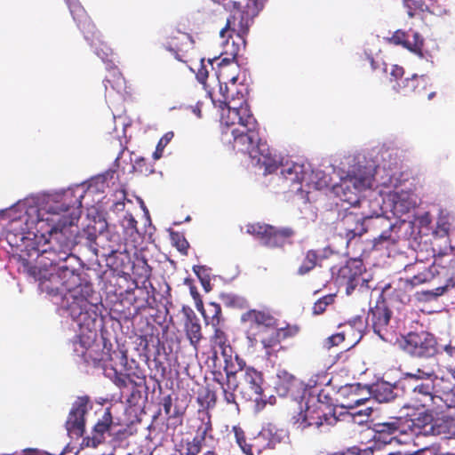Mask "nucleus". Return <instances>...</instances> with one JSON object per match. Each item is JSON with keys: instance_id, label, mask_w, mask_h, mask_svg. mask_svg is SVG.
Returning <instances> with one entry per match:
<instances>
[{"instance_id": "nucleus-58", "label": "nucleus", "mask_w": 455, "mask_h": 455, "mask_svg": "<svg viewBox=\"0 0 455 455\" xmlns=\"http://www.w3.org/2000/svg\"><path fill=\"white\" fill-rule=\"evenodd\" d=\"M207 77H208V71L204 65H201L200 68L198 69V71L196 73V79L201 84H205Z\"/></svg>"}, {"instance_id": "nucleus-62", "label": "nucleus", "mask_w": 455, "mask_h": 455, "mask_svg": "<svg viewBox=\"0 0 455 455\" xmlns=\"http://www.w3.org/2000/svg\"><path fill=\"white\" fill-rule=\"evenodd\" d=\"M206 269H205V267L204 266H194L193 267V271L194 273L199 277L201 278V273L202 272H204Z\"/></svg>"}, {"instance_id": "nucleus-27", "label": "nucleus", "mask_w": 455, "mask_h": 455, "mask_svg": "<svg viewBox=\"0 0 455 455\" xmlns=\"http://www.w3.org/2000/svg\"><path fill=\"white\" fill-rule=\"evenodd\" d=\"M296 232L292 228H276L273 226L269 239L266 241L265 246L271 249L283 248L285 245L293 243V237Z\"/></svg>"}, {"instance_id": "nucleus-50", "label": "nucleus", "mask_w": 455, "mask_h": 455, "mask_svg": "<svg viewBox=\"0 0 455 455\" xmlns=\"http://www.w3.org/2000/svg\"><path fill=\"white\" fill-rule=\"evenodd\" d=\"M275 329L280 336L281 340L286 339L288 338H292L296 336L299 331V327L298 325L287 324L285 327H275Z\"/></svg>"}, {"instance_id": "nucleus-23", "label": "nucleus", "mask_w": 455, "mask_h": 455, "mask_svg": "<svg viewBox=\"0 0 455 455\" xmlns=\"http://www.w3.org/2000/svg\"><path fill=\"white\" fill-rule=\"evenodd\" d=\"M260 343L265 349V355L267 360L279 364L284 361L288 347L281 345V339L276 329L267 337L263 338Z\"/></svg>"}, {"instance_id": "nucleus-24", "label": "nucleus", "mask_w": 455, "mask_h": 455, "mask_svg": "<svg viewBox=\"0 0 455 455\" xmlns=\"http://www.w3.org/2000/svg\"><path fill=\"white\" fill-rule=\"evenodd\" d=\"M70 12L79 29L84 33L85 39H93L97 32L95 25L86 13L84 8L78 3L71 4Z\"/></svg>"}, {"instance_id": "nucleus-13", "label": "nucleus", "mask_w": 455, "mask_h": 455, "mask_svg": "<svg viewBox=\"0 0 455 455\" xmlns=\"http://www.w3.org/2000/svg\"><path fill=\"white\" fill-rule=\"evenodd\" d=\"M392 311L387 304L383 294L377 299L374 307H371L366 316V323L383 340H388L390 334L389 323Z\"/></svg>"}, {"instance_id": "nucleus-19", "label": "nucleus", "mask_w": 455, "mask_h": 455, "mask_svg": "<svg viewBox=\"0 0 455 455\" xmlns=\"http://www.w3.org/2000/svg\"><path fill=\"white\" fill-rule=\"evenodd\" d=\"M114 426L115 423L111 409L108 407L103 411L101 416L97 419L91 434L83 438L81 445L83 447H98L100 444L105 442L106 435H110Z\"/></svg>"}, {"instance_id": "nucleus-35", "label": "nucleus", "mask_w": 455, "mask_h": 455, "mask_svg": "<svg viewBox=\"0 0 455 455\" xmlns=\"http://www.w3.org/2000/svg\"><path fill=\"white\" fill-rule=\"evenodd\" d=\"M92 347L99 349V352H93L94 356L100 358L102 357V360L96 362L90 359L89 364H92L94 367H102L106 371H108V367L111 366L110 363L113 361V357L119 356L118 352L113 351V353H111L110 348H108L106 346H104L103 348H100L99 344H94V341L92 343Z\"/></svg>"}, {"instance_id": "nucleus-16", "label": "nucleus", "mask_w": 455, "mask_h": 455, "mask_svg": "<svg viewBox=\"0 0 455 455\" xmlns=\"http://www.w3.org/2000/svg\"><path fill=\"white\" fill-rule=\"evenodd\" d=\"M367 227L369 231L379 232L377 237L372 240V249L379 251L395 245L398 241V236L393 235L395 225L392 221L381 215L377 214L372 219L368 220Z\"/></svg>"}, {"instance_id": "nucleus-31", "label": "nucleus", "mask_w": 455, "mask_h": 455, "mask_svg": "<svg viewBox=\"0 0 455 455\" xmlns=\"http://www.w3.org/2000/svg\"><path fill=\"white\" fill-rule=\"evenodd\" d=\"M326 258L318 253L316 250H307L304 253V257L300 265L297 269L299 275H305L315 269L316 267H322V261Z\"/></svg>"}, {"instance_id": "nucleus-34", "label": "nucleus", "mask_w": 455, "mask_h": 455, "mask_svg": "<svg viewBox=\"0 0 455 455\" xmlns=\"http://www.w3.org/2000/svg\"><path fill=\"white\" fill-rule=\"evenodd\" d=\"M396 389L395 386L391 385L388 382H380L373 386L372 394L374 398L379 403H388L393 401L396 393L395 390Z\"/></svg>"}, {"instance_id": "nucleus-42", "label": "nucleus", "mask_w": 455, "mask_h": 455, "mask_svg": "<svg viewBox=\"0 0 455 455\" xmlns=\"http://www.w3.org/2000/svg\"><path fill=\"white\" fill-rule=\"evenodd\" d=\"M152 268L148 264L146 259L141 260L138 264L133 266L132 274L137 277L142 283L149 281L151 277Z\"/></svg>"}, {"instance_id": "nucleus-43", "label": "nucleus", "mask_w": 455, "mask_h": 455, "mask_svg": "<svg viewBox=\"0 0 455 455\" xmlns=\"http://www.w3.org/2000/svg\"><path fill=\"white\" fill-rule=\"evenodd\" d=\"M236 443L239 445L243 452L246 455H253L251 444L247 443L244 431L240 427L235 426L233 427Z\"/></svg>"}, {"instance_id": "nucleus-41", "label": "nucleus", "mask_w": 455, "mask_h": 455, "mask_svg": "<svg viewBox=\"0 0 455 455\" xmlns=\"http://www.w3.org/2000/svg\"><path fill=\"white\" fill-rule=\"evenodd\" d=\"M110 371L106 372V375L111 379L113 383L119 388H125L129 383H134L128 374L118 372L112 365L109 368Z\"/></svg>"}, {"instance_id": "nucleus-10", "label": "nucleus", "mask_w": 455, "mask_h": 455, "mask_svg": "<svg viewBox=\"0 0 455 455\" xmlns=\"http://www.w3.org/2000/svg\"><path fill=\"white\" fill-rule=\"evenodd\" d=\"M264 379L261 371L251 366H247L243 374L242 381L238 382V390L243 399L255 402L258 410L266 405V397L263 395Z\"/></svg>"}, {"instance_id": "nucleus-25", "label": "nucleus", "mask_w": 455, "mask_h": 455, "mask_svg": "<svg viewBox=\"0 0 455 455\" xmlns=\"http://www.w3.org/2000/svg\"><path fill=\"white\" fill-rule=\"evenodd\" d=\"M186 315L184 323V330L189 343L196 350L197 347L203 339L202 328L198 317L196 313L191 309L183 307Z\"/></svg>"}, {"instance_id": "nucleus-48", "label": "nucleus", "mask_w": 455, "mask_h": 455, "mask_svg": "<svg viewBox=\"0 0 455 455\" xmlns=\"http://www.w3.org/2000/svg\"><path fill=\"white\" fill-rule=\"evenodd\" d=\"M224 303L230 307H244L247 306V301L242 297L233 294H224L221 297Z\"/></svg>"}, {"instance_id": "nucleus-59", "label": "nucleus", "mask_w": 455, "mask_h": 455, "mask_svg": "<svg viewBox=\"0 0 455 455\" xmlns=\"http://www.w3.org/2000/svg\"><path fill=\"white\" fill-rule=\"evenodd\" d=\"M277 377L287 383H291L295 379V377L285 370L279 371Z\"/></svg>"}, {"instance_id": "nucleus-61", "label": "nucleus", "mask_w": 455, "mask_h": 455, "mask_svg": "<svg viewBox=\"0 0 455 455\" xmlns=\"http://www.w3.org/2000/svg\"><path fill=\"white\" fill-rule=\"evenodd\" d=\"M125 221L127 222V228L136 229L137 220L133 218L132 214H128L124 217Z\"/></svg>"}, {"instance_id": "nucleus-55", "label": "nucleus", "mask_w": 455, "mask_h": 455, "mask_svg": "<svg viewBox=\"0 0 455 455\" xmlns=\"http://www.w3.org/2000/svg\"><path fill=\"white\" fill-rule=\"evenodd\" d=\"M408 34L403 31H395L390 38V42L395 45H404V43L408 37Z\"/></svg>"}, {"instance_id": "nucleus-63", "label": "nucleus", "mask_w": 455, "mask_h": 455, "mask_svg": "<svg viewBox=\"0 0 455 455\" xmlns=\"http://www.w3.org/2000/svg\"><path fill=\"white\" fill-rule=\"evenodd\" d=\"M203 455H219V454L214 450H209V451H205Z\"/></svg>"}, {"instance_id": "nucleus-1", "label": "nucleus", "mask_w": 455, "mask_h": 455, "mask_svg": "<svg viewBox=\"0 0 455 455\" xmlns=\"http://www.w3.org/2000/svg\"><path fill=\"white\" fill-rule=\"evenodd\" d=\"M83 196L76 197L67 191L46 203L37 211V225L43 229L48 226L47 249L43 254L52 267H57L47 280L41 281V290L51 296L60 295L62 306L79 328L92 330L98 319L97 304L89 300L93 292L92 283L83 281L76 272L78 258L72 251L76 244Z\"/></svg>"}, {"instance_id": "nucleus-3", "label": "nucleus", "mask_w": 455, "mask_h": 455, "mask_svg": "<svg viewBox=\"0 0 455 455\" xmlns=\"http://www.w3.org/2000/svg\"><path fill=\"white\" fill-rule=\"evenodd\" d=\"M450 259L446 260L450 266H443L441 258H435L432 265L421 272L413 275L411 278L403 279L400 278L397 287L394 289L393 295L397 298L399 301L405 304L410 301V295L404 291L406 288L412 289L415 285L430 283L435 278H439V285L433 290L425 291L426 295L430 298H437L443 295L449 290L455 286V282L451 276L455 273V256H448Z\"/></svg>"}, {"instance_id": "nucleus-33", "label": "nucleus", "mask_w": 455, "mask_h": 455, "mask_svg": "<svg viewBox=\"0 0 455 455\" xmlns=\"http://www.w3.org/2000/svg\"><path fill=\"white\" fill-rule=\"evenodd\" d=\"M201 313L207 325H212V327L220 326L224 321L221 307L218 303H208L206 309L202 307Z\"/></svg>"}, {"instance_id": "nucleus-18", "label": "nucleus", "mask_w": 455, "mask_h": 455, "mask_svg": "<svg viewBox=\"0 0 455 455\" xmlns=\"http://www.w3.org/2000/svg\"><path fill=\"white\" fill-rule=\"evenodd\" d=\"M407 422L405 417H390L387 421L374 423L372 439L376 443L389 444L396 439L397 434L406 432Z\"/></svg>"}, {"instance_id": "nucleus-8", "label": "nucleus", "mask_w": 455, "mask_h": 455, "mask_svg": "<svg viewBox=\"0 0 455 455\" xmlns=\"http://www.w3.org/2000/svg\"><path fill=\"white\" fill-rule=\"evenodd\" d=\"M372 180V176L364 169L358 168L343 178L340 183L334 187V191L341 201L355 205L359 203L358 194L371 188Z\"/></svg>"}, {"instance_id": "nucleus-11", "label": "nucleus", "mask_w": 455, "mask_h": 455, "mask_svg": "<svg viewBox=\"0 0 455 455\" xmlns=\"http://www.w3.org/2000/svg\"><path fill=\"white\" fill-rule=\"evenodd\" d=\"M200 420L195 436L192 439H182L178 444L177 451L180 455H198L205 445V440L213 438L211 414L204 412Z\"/></svg>"}, {"instance_id": "nucleus-53", "label": "nucleus", "mask_w": 455, "mask_h": 455, "mask_svg": "<svg viewBox=\"0 0 455 455\" xmlns=\"http://www.w3.org/2000/svg\"><path fill=\"white\" fill-rule=\"evenodd\" d=\"M203 401L204 402L205 408L207 410L213 409L218 402L216 391L212 390L210 388H206L204 395L203 396Z\"/></svg>"}, {"instance_id": "nucleus-26", "label": "nucleus", "mask_w": 455, "mask_h": 455, "mask_svg": "<svg viewBox=\"0 0 455 455\" xmlns=\"http://www.w3.org/2000/svg\"><path fill=\"white\" fill-rule=\"evenodd\" d=\"M232 352V347H223V351H221L224 358L223 371L228 379L236 381V374L239 371H243L247 365L245 361L238 355L233 356Z\"/></svg>"}, {"instance_id": "nucleus-36", "label": "nucleus", "mask_w": 455, "mask_h": 455, "mask_svg": "<svg viewBox=\"0 0 455 455\" xmlns=\"http://www.w3.org/2000/svg\"><path fill=\"white\" fill-rule=\"evenodd\" d=\"M272 229V225L261 222L246 225V233L256 237L263 246H265L266 241L269 239Z\"/></svg>"}, {"instance_id": "nucleus-20", "label": "nucleus", "mask_w": 455, "mask_h": 455, "mask_svg": "<svg viewBox=\"0 0 455 455\" xmlns=\"http://www.w3.org/2000/svg\"><path fill=\"white\" fill-rule=\"evenodd\" d=\"M79 332L70 343L76 355L81 356L87 364L90 363V359L96 362L102 360V357L94 356L93 352H99V349L92 347L97 336L96 327L92 330L79 328Z\"/></svg>"}, {"instance_id": "nucleus-29", "label": "nucleus", "mask_w": 455, "mask_h": 455, "mask_svg": "<svg viewBox=\"0 0 455 455\" xmlns=\"http://www.w3.org/2000/svg\"><path fill=\"white\" fill-rule=\"evenodd\" d=\"M341 333L344 334V340L352 347L355 346L363 337L364 323L362 317H355L340 325Z\"/></svg>"}, {"instance_id": "nucleus-51", "label": "nucleus", "mask_w": 455, "mask_h": 455, "mask_svg": "<svg viewBox=\"0 0 455 455\" xmlns=\"http://www.w3.org/2000/svg\"><path fill=\"white\" fill-rule=\"evenodd\" d=\"M214 334L212 336L213 342L218 345L221 351H223V347H231L227 344L228 339L226 333L220 328V326L213 327Z\"/></svg>"}, {"instance_id": "nucleus-7", "label": "nucleus", "mask_w": 455, "mask_h": 455, "mask_svg": "<svg viewBox=\"0 0 455 455\" xmlns=\"http://www.w3.org/2000/svg\"><path fill=\"white\" fill-rule=\"evenodd\" d=\"M264 2L265 0H246L244 6L235 8L228 18L226 26L220 30V36L225 37L230 31L243 38L248 34L253 19L263 9Z\"/></svg>"}, {"instance_id": "nucleus-57", "label": "nucleus", "mask_w": 455, "mask_h": 455, "mask_svg": "<svg viewBox=\"0 0 455 455\" xmlns=\"http://www.w3.org/2000/svg\"><path fill=\"white\" fill-rule=\"evenodd\" d=\"M419 77L417 75H413L410 78H405L403 80V87L407 88L409 91H414L419 81Z\"/></svg>"}, {"instance_id": "nucleus-2", "label": "nucleus", "mask_w": 455, "mask_h": 455, "mask_svg": "<svg viewBox=\"0 0 455 455\" xmlns=\"http://www.w3.org/2000/svg\"><path fill=\"white\" fill-rule=\"evenodd\" d=\"M240 116L241 120L224 124L227 127L238 125L231 130L234 149L248 154L259 164L264 165L266 171L272 172L277 168V161L267 143L261 141L257 120L252 114Z\"/></svg>"}, {"instance_id": "nucleus-56", "label": "nucleus", "mask_w": 455, "mask_h": 455, "mask_svg": "<svg viewBox=\"0 0 455 455\" xmlns=\"http://www.w3.org/2000/svg\"><path fill=\"white\" fill-rule=\"evenodd\" d=\"M223 66L228 67L231 75H236V71L238 69V66L235 63L231 62L228 58H224L221 60V61L219 63V70L218 75L220 74V71Z\"/></svg>"}, {"instance_id": "nucleus-46", "label": "nucleus", "mask_w": 455, "mask_h": 455, "mask_svg": "<svg viewBox=\"0 0 455 455\" xmlns=\"http://www.w3.org/2000/svg\"><path fill=\"white\" fill-rule=\"evenodd\" d=\"M334 302V295H326V296H323L322 298H320L315 304H314V307H313V313L315 315H321L323 314L327 306L332 304Z\"/></svg>"}, {"instance_id": "nucleus-17", "label": "nucleus", "mask_w": 455, "mask_h": 455, "mask_svg": "<svg viewBox=\"0 0 455 455\" xmlns=\"http://www.w3.org/2000/svg\"><path fill=\"white\" fill-rule=\"evenodd\" d=\"M88 396H79L73 403L65 422V427L71 439H78L85 431V415L88 411Z\"/></svg>"}, {"instance_id": "nucleus-54", "label": "nucleus", "mask_w": 455, "mask_h": 455, "mask_svg": "<svg viewBox=\"0 0 455 455\" xmlns=\"http://www.w3.org/2000/svg\"><path fill=\"white\" fill-rule=\"evenodd\" d=\"M212 380L215 383H217L220 386V387L229 383V382H232V380L228 379V376L226 374L224 376L223 372L220 370L212 371Z\"/></svg>"}, {"instance_id": "nucleus-52", "label": "nucleus", "mask_w": 455, "mask_h": 455, "mask_svg": "<svg viewBox=\"0 0 455 455\" xmlns=\"http://www.w3.org/2000/svg\"><path fill=\"white\" fill-rule=\"evenodd\" d=\"M344 341V334L339 331L326 338L323 340V347L326 349H331V347L340 345Z\"/></svg>"}, {"instance_id": "nucleus-6", "label": "nucleus", "mask_w": 455, "mask_h": 455, "mask_svg": "<svg viewBox=\"0 0 455 455\" xmlns=\"http://www.w3.org/2000/svg\"><path fill=\"white\" fill-rule=\"evenodd\" d=\"M400 347L412 358L429 359L439 354L437 339L427 331L408 332L403 336Z\"/></svg>"}, {"instance_id": "nucleus-47", "label": "nucleus", "mask_w": 455, "mask_h": 455, "mask_svg": "<svg viewBox=\"0 0 455 455\" xmlns=\"http://www.w3.org/2000/svg\"><path fill=\"white\" fill-rule=\"evenodd\" d=\"M171 239L180 252L187 254L189 244L183 235L179 232H172Z\"/></svg>"}, {"instance_id": "nucleus-5", "label": "nucleus", "mask_w": 455, "mask_h": 455, "mask_svg": "<svg viewBox=\"0 0 455 455\" xmlns=\"http://www.w3.org/2000/svg\"><path fill=\"white\" fill-rule=\"evenodd\" d=\"M339 417L336 416L335 408L328 406L318 399L313 404L306 405V408L300 409L291 419V423L296 429L304 430L308 427L315 426L317 428L321 426L335 425Z\"/></svg>"}, {"instance_id": "nucleus-44", "label": "nucleus", "mask_w": 455, "mask_h": 455, "mask_svg": "<svg viewBox=\"0 0 455 455\" xmlns=\"http://www.w3.org/2000/svg\"><path fill=\"white\" fill-rule=\"evenodd\" d=\"M174 133L172 132H166L158 141L156 150L153 153V157L158 160L162 157L164 148L173 139Z\"/></svg>"}, {"instance_id": "nucleus-38", "label": "nucleus", "mask_w": 455, "mask_h": 455, "mask_svg": "<svg viewBox=\"0 0 455 455\" xmlns=\"http://www.w3.org/2000/svg\"><path fill=\"white\" fill-rule=\"evenodd\" d=\"M104 85L106 90L110 87L119 92L125 88V79L117 68H112L104 79Z\"/></svg>"}, {"instance_id": "nucleus-9", "label": "nucleus", "mask_w": 455, "mask_h": 455, "mask_svg": "<svg viewBox=\"0 0 455 455\" xmlns=\"http://www.w3.org/2000/svg\"><path fill=\"white\" fill-rule=\"evenodd\" d=\"M435 366H438V364H432L429 363H421L419 367L403 372V377L404 379H410L414 382L419 380L430 381L434 386V392L435 395H449L455 388L454 380L448 375L443 373L439 374L435 371Z\"/></svg>"}, {"instance_id": "nucleus-30", "label": "nucleus", "mask_w": 455, "mask_h": 455, "mask_svg": "<svg viewBox=\"0 0 455 455\" xmlns=\"http://www.w3.org/2000/svg\"><path fill=\"white\" fill-rule=\"evenodd\" d=\"M281 175L291 185H301L307 171L304 164L291 162L282 165Z\"/></svg>"}, {"instance_id": "nucleus-22", "label": "nucleus", "mask_w": 455, "mask_h": 455, "mask_svg": "<svg viewBox=\"0 0 455 455\" xmlns=\"http://www.w3.org/2000/svg\"><path fill=\"white\" fill-rule=\"evenodd\" d=\"M373 216H367L363 213L359 215L358 213L348 212L343 216L340 220V225L345 231L347 238V243L355 236H362L364 233L369 231L367 227L368 220L372 219Z\"/></svg>"}, {"instance_id": "nucleus-4", "label": "nucleus", "mask_w": 455, "mask_h": 455, "mask_svg": "<svg viewBox=\"0 0 455 455\" xmlns=\"http://www.w3.org/2000/svg\"><path fill=\"white\" fill-rule=\"evenodd\" d=\"M228 67L223 66L218 75L220 83V107L227 108V112L221 115L222 124H233L241 120L240 116L252 114L247 102L249 93L247 84L238 83V76L229 74Z\"/></svg>"}, {"instance_id": "nucleus-40", "label": "nucleus", "mask_w": 455, "mask_h": 455, "mask_svg": "<svg viewBox=\"0 0 455 455\" xmlns=\"http://www.w3.org/2000/svg\"><path fill=\"white\" fill-rule=\"evenodd\" d=\"M423 46L424 39L418 32L412 33L411 39L409 35L403 45L404 48L415 53L419 58H424L425 56L423 53Z\"/></svg>"}, {"instance_id": "nucleus-60", "label": "nucleus", "mask_w": 455, "mask_h": 455, "mask_svg": "<svg viewBox=\"0 0 455 455\" xmlns=\"http://www.w3.org/2000/svg\"><path fill=\"white\" fill-rule=\"evenodd\" d=\"M403 74H404V70H403V68L402 67H399V66H396V65L392 67L390 75L395 80L401 79L403 77Z\"/></svg>"}, {"instance_id": "nucleus-21", "label": "nucleus", "mask_w": 455, "mask_h": 455, "mask_svg": "<svg viewBox=\"0 0 455 455\" xmlns=\"http://www.w3.org/2000/svg\"><path fill=\"white\" fill-rule=\"evenodd\" d=\"M414 419H408L406 429L409 428L415 435H439L440 431L434 424V412L435 407L424 408Z\"/></svg>"}, {"instance_id": "nucleus-49", "label": "nucleus", "mask_w": 455, "mask_h": 455, "mask_svg": "<svg viewBox=\"0 0 455 455\" xmlns=\"http://www.w3.org/2000/svg\"><path fill=\"white\" fill-rule=\"evenodd\" d=\"M161 405L168 418H177L182 415V412H180L176 410L172 412V398L171 395H165L162 398Z\"/></svg>"}, {"instance_id": "nucleus-32", "label": "nucleus", "mask_w": 455, "mask_h": 455, "mask_svg": "<svg viewBox=\"0 0 455 455\" xmlns=\"http://www.w3.org/2000/svg\"><path fill=\"white\" fill-rule=\"evenodd\" d=\"M238 387L239 383L237 381H232L220 387L221 391L220 402L228 407V409L236 412L240 411L235 395Z\"/></svg>"}, {"instance_id": "nucleus-45", "label": "nucleus", "mask_w": 455, "mask_h": 455, "mask_svg": "<svg viewBox=\"0 0 455 455\" xmlns=\"http://www.w3.org/2000/svg\"><path fill=\"white\" fill-rule=\"evenodd\" d=\"M133 170L141 175L147 176L153 172V166L144 157H138L134 161Z\"/></svg>"}, {"instance_id": "nucleus-39", "label": "nucleus", "mask_w": 455, "mask_h": 455, "mask_svg": "<svg viewBox=\"0 0 455 455\" xmlns=\"http://www.w3.org/2000/svg\"><path fill=\"white\" fill-rule=\"evenodd\" d=\"M407 15L414 18L428 12L429 8L425 0H403Z\"/></svg>"}, {"instance_id": "nucleus-15", "label": "nucleus", "mask_w": 455, "mask_h": 455, "mask_svg": "<svg viewBox=\"0 0 455 455\" xmlns=\"http://www.w3.org/2000/svg\"><path fill=\"white\" fill-rule=\"evenodd\" d=\"M408 393V402L403 405L405 408L419 410L421 408H429L439 406L438 402H442L439 395L434 392V386L430 381L419 380Z\"/></svg>"}, {"instance_id": "nucleus-14", "label": "nucleus", "mask_w": 455, "mask_h": 455, "mask_svg": "<svg viewBox=\"0 0 455 455\" xmlns=\"http://www.w3.org/2000/svg\"><path fill=\"white\" fill-rule=\"evenodd\" d=\"M364 273L365 267L360 258L349 259L339 269L337 278L340 285L345 287L347 295H351L359 285L367 283V279L363 276Z\"/></svg>"}, {"instance_id": "nucleus-12", "label": "nucleus", "mask_w": 455, "mask_h": 455, "mask_svg": "<svg viewBox=\"0 0 455 455\" xmlns=\"http://www.w3.org/2000/svg\"><path fill=\"white\" fill-rule=\"evenodd\" d=\"M90 229L91 228L88 227L85 237V244L88 249L94 256L98 257L100 255L101 257L106 258L107 265L111 268L115 270L122 268L123 262H118V255L125 254V257L128 258L126 250L124 248L122 250L121 244L109 245L108 247L100 245L98 240L105 238V235L100 233L97 235L95 232H91Z\"/></svg>"}, {"instance_id": "nucleus-64", "label": "nucleus", "mask_w": 455, "mask_h": 455, "mask_svg": "<svg viewBox=\"0 0 455 455\" xmlns=\"http://www.w3.org/2000/svg\"><path fill=\"white\" fill-rule=\"evenodd\" d=\"M353 416L354 417H355V416H365L366 418H368L370 416V413H363V411H357L356 413H355Z\"/></svg>"}, {"instance_id": "nucleus-37", "label": "nucleus", "mask_w": 455, "mask_h": 455, "mask_svg": "<svg viewBox=\"0 0 455 455\" xmlns=\"http://www.w3.org/2000/svg\"><path fill=\"white\" fill-rule=\"evenodd\" d=\"M100 33L97 29V32L94 36V38L86 39L87 41H91L92 46L95 49V53L103 60V61H112L111 58L114 55L113 49L106 43L100 40Z\"/></svg>"}, {"instance_id": "nucleus-28", "label": "nucleus", "mask_w": 455, "mask_h": 455, "mask_svg": "<svg viewBox=\"0 0 455 455\" xmlns=\"http://www.w3.org/2000/svg\"><path fill=\"white\" fill-rule=\"evenodd\" d=\"M241 320L267 328H275L278 324V320L268 310L250 309L242 315Z\"/></svg>"}]
</instances>
